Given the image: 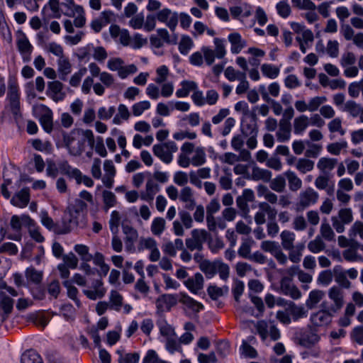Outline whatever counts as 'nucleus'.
<instances>
[{"mask_svg":"<svg viewBox=\"0 0 363 363\" xmlns=\"http://www.w3.org/2000/svg\"><path fill=\"white\" fill-rule=\"evenodd\" d=\"M33 220L28 216H13L10 220V227L5 220H0V241L5 237L13 240L21 239V229L23 225H30Z\"/></svg>","mask_w":363,"mask_h":363,"instance_id":"2","label":"nucleus"},{"mask_svg":"<svg viewBox=\"0 0 363 363\" xmlns=\"http://www.w3.org/2000/svg\"><path fill=\"white\" fill-rule=\"evenodd\" d=\"M281 289L282 293L293 299H298L301 296L300 290L292 283L291 279L284 277L281 281Z\"/></svg>","mask_w":363,"mask_h":363,"instance_id":"19","label":"nucleus"},{"mask_svg":"<svg viewBox=\"0 0 363 363\" xmlns=\"http://www.w3.org/2000/svg\"><path fill=\"white\" fill-rule=\"evenodd\" d=\"M62 82L59 81L50 82L48 84L46 94L55 102L63 101L66 95L62 91Z\"/></svg>","mask_w":363,"mask_h":363,"instance_id":"17","label":"nucleus"},{"mask_svg":"<svg viewBox=\"0 0 363 363\" xmlns=\"http://www.w3.org/2000/svg\"><path fill=\"white\" fill-rule=\"evenodd\" d=\"M78 225L77 218L72 214H65L62 219V223L57 225L55 229L56 233L60 235L67 234L72 229Z\"/></svg>","mask_w":363,"mask_h":363,"instance_id":"14","label":"nucleus"},{"mask_svg":"<svg viewBox=\"0 0 363 363\" xmlns=\"http://www.w3.org/2000/svg\"><path fill=\"white\" fill-rule=\"evenodd\" d=\"M181 88L176 91L175 95L177 98H186L190 92H193L198 88L196 82L190 80H183L180 82Z\"/></svg>","mask_w":363,"mask_h":363,"instance_id":"28","label":"nucleus"},{"mask_svg":"<svg viewBox=\"0 0 363 363\" xmlns=\"http://www.w3.org/2000/svg\"><path fill=\"white\" fill-rule=\"evenodd\" d=\"M57 71L59 73L60 79L65 81L67 77L72 72V64L67 57L58 58L57 60Z\"/></svg>","mask_w":363,"mask_h":363,"instance_id":"29","label":"nucleus"},{"mask_svg":"<svg viewBox=\"0 0 363 363\" xmlns=\"http://www.w3.org/2000/svg\"><path fill=\"white\" fill-rule=\"evenodd\" d=\"M272 174L269 170L254 167L252 170L251 177L255 181H263L269 182L271 180Z\"/></svg>","mask_w":363,"mask_h":363,"instance_id":"34","label":"nucleus"},{"mask_svg":"<svg viewBox=\"0 0 363 363\" xmlns=\"http://www.w3.org/2000/svg\"><path fill=\"white\" fill-rule=\"evenodd\" d=\"M309 125L308 116L301 115L294 121V133L296 135H302Z\"/></svg>","mask_w":363,"mask_h":363,"instance_id":"37","label":"nucleus"},{"mask_svg":"<svg viewBox=\"0 0 363 363\" xmlns=\"http://www.w3.org/2000/svg\"><path fill=\"white\" fill-rule=\"evenodd\" d=\"M269 186L272 190L278 193H281L284 191L286 186L285 178L281 175H279L271 181Z\"/></svg>","mask_w":363,"mask_h":363,"instance_id":"56","label":"nucleus"},{"mask_svg":"<svg viewBox=\"0 0 363 363\" xmlns=\"http://www.w3.org/2000/svg\"><path fill=\"white\" fill-rule=\"evenodd\" d=\"M206 238L207 232L205 230L194 229L191 231V237L186 239L185 244L191 251H201Z\"/></svg>","mask_w":363,"mask_h":363,"instance_id":"7","label":"nucleus"},{"mask_svg":"<svg viewBox=\"0 0 363 363\" xmlns=\"http://www.w3.org/2000/svg\"><path fill=\"white\" fill-rule=\"evenodd\" d=\"M165 347L171 354L182 350L179 340L177 339V335L166 339Z\"/></svg>","mask_w":363,"mask_h":363,"instance_id":"61","label":"nucleus"},{"mask_svg":"<svg viewBox=\"0 0 363 363\" xmlns=\"http://www.w3.org/2000/svg\"><path fill=\"white\" fill-rule=\"evenodd\" d=\"M308 149L305 152V156L308 158H316L322 150V146L306 140Z\"/></svg>","mask_w":363,"mask_h":363,"instance_id":"46","label":"nucleus"},{"mask_svg":"<svg viewBox=\"0 0 363 363\" xmlns=\"http://www.w3.org/2000/svg\"><path fill=\"white\" fill-rule=\"evenodd\" d=\"M259 211L255 215V221L257 225H262L265 223V214L268 216L269 220H274L277 215V211L267 202L259 203Z\"/></svg>","mask_w":363,"mask_h":363,"instance_id":"11","label":"nucleus"},{"mask_svg":"<svg viewBox=\"0 0 363 363\" xmlns=\"http://www.w3.org/2000/svg\"><path fill=\"white\" fill-rule=\"evenodd\" d=\"M140 359V355L136 353H127L124 355L120 354V357L118 358L119 363H138Z\"/></svg>","mask_w":363,"mask_h":363,"instance_id":"64","label":"nucleus"},{"mask_svg":"<svg viewBox=\"0 0 363 363\" xmlns=\"http://www.w3.org/2000/svg\"><path fill=\"white\" fill-rule=\"evenodd\" d=\"M217 264L218 261L211 262L205 260L200 264V268L208 278H211L216 274Z\"/></svg>","mask_w":363,"mask_h":363,"instance_id":"43","label":"nucleus"},{"mask_svg":"<svg viewBox=\"0 0 363 363\" xmlns=\"http://www.w3.org/2000/svg\"><path fill=\"white\" fill-rule=\"evenodd\" d=\"M113 13L110 11H104L98 18L92 20L91 28L95 33H99L102 28L110 23Z\"/></svg>","mask_w":363,"mask_h":363,"instance_id":"20","label":"nucleus"},{"mask_svg":"<svg viewBox=\"0 0 363 363\" xmlns=\"http://www.w3.org/2000/svg\"><path fill=\"white\" fill-rule=\"evenodd\" d=\"M254 243V241L252 239L250 238H244L242 240V242L240 244V246L238 248V255L239 257L249 259L251 258V249L252 247V245Z\"/></svg>","mask_w":363,"mask_h":363,"instance_id":"35","label":"nucleus"},{"mask_svg":"<svg viewBox=\"0 0 363 363\" xmlns=\"http://www.w3.org/2000/svg\"><path fill=\"white\" fill-rule=\"evenodd\" d=\"M284 174L288 179L289 187L291 191H297L301 188L302 181L294 172L289 170Z\"/></svg>","mask_w":363,"mask_h":363,"instance_id":"40","label":"nucleus"},{"mask_svg":"<svg viewBox=\"0 0 363 363\" xmlns=\"http://www.w3.org/2000/svg\"><path fill=\"white\" fill-rule=\"evenodd\" d=\"M206 161V153L203 149L197 148L191 160V164L194 167H199L203 165Z\"/></svg>","mask_w":363,"mask_h":363,"instance_id":"58","label":"nucleus"},{"mask_svg":"<svg viewBox=\"0 0 363 363\" xmlns=\"http://www.w3.org/2000/svg\"><path fill=\"white\" fill-rule=\"evenodd\" d=\"M276 9L277 13L284 18L289 17L291 12L289 4L285 1H281L277 3Z\"/></svg>","mask_w":363,"mask_h":363,"instance_id":"63","label":"nucleus"},{"mask_svg":"<svg viewBox=\"0 0 363 363\" xmlns=\"http://www.w3.org/2000/svg\"><path fill=\"white\" fill-rule=\"evenodd\" d=\"M184 284L191 293L197 294L203 289V275L200 273H196L192 277L188 278Z\"/></svg>","mask_w":363,"mask_h":363,"instance_id":"24","label":"nucleus"},{"mask_svg":"<svg viewBox=\"0 0 363 363\" xmlns=\"http://www.w3.org/2000/svg\"><path fill=\"white\" fill-rule=\"evenodd\" d=\"M325 296V292L314 289L309 293L308 299L306 301V304L308 308L313 309L316 307L317 304Z\"/></svg>","mask_w":363,"mask_h":363,"instance_id":"33","label":"nucleus"},{"mask_svg":"<svg viewBox=\"0 0 363 363\" xmlns=\"http://www.w3.org/2000/svg\"><path fill=\"white\" fill-rule=\"evenodd\" d=\"M26 277L28 281L38 284L42 281L43 273L33 267H28L26 270Z\"/></svg>","mask_w":363,"mask_h":363,"instance_id":"53","label":"nucleus"},{"mask_svg":"<svg viewBox=\"0 0 363 363\" xmlns=\"http://www.w3.org/2000/svg\"><path fill=\"white\" fill-rule=\"evenodd\" d=\"M157 20L164 23L172 32H174L179 21V15L168 8H164L155 14Z\"/></svg>","mask_w":363,"mask_h":363,"instance_id":"6","label":"nucleus"},{"mask_svg":"<svg viewBox=\"0 0 363 363\" xmlns=\"http://www.w3.org/2000/svg\"><path fill=\"white\" fill-rule=\"evenodd\" d=\"M296 40L299 43L301 51L306 53L307 48L311 47L314 40L313 33L311 30H304L300 35L296 36Z\"/></svg>","mask_w":363,"mask_h":363,"instance_id":"25","label":"nucleus"},{"mask_svg":"<svg viewBox=\"0 0 363 363\" xmlns=\"http://www.w3.org/2000/svg\"><path fill=\"white\" fill-rule=\"evenodd\" d=\"M30 201V191L28 188L22 189L16 193L11 199L13 205L19 207H26Z\"/></svg>","mask_w":363,"mask_h":363,"instance_id":"27","label":"nucleus"},{"mask_svg":"<svg viewBox=\"0 0 363 363\" xmlns=\"http://www.w3.org/2000/svg\"><path fill=\"white\" fill-rule=\"evenodd\" d=\"M157 325L159 328L160 334L166 339L172 336H176L174 329L167 323L165 320L157 321Z\"/></svg>","mask_w":363,"mask_h":363,"instance_id":"45","label":"nucleus"},{"mask_svg":"<svg viewBox=\"0 0 363 363\" xmlns=\"http://www.w3.org/2000/svg\"><path fill=\"white\" fill-rule=\"evenodd\" d=\"M177 302V298L174 295L163 294L157 298L155 304L158 311H169Z\"/></svg>","mask_w":363,"mask_h":363,"instance_id":"21","label":"nucleus"},{"mask_svg":"<svg viewBox=\"0 0 363 363\" xmlns=\"http://www.w3.org/2000/svg\"><path fill=\"white\" fill-rule=\"evenodd\" d=\"M179 302L182 303L194 312H199L203 308L202 303L195 301L194 298L184 293L180 294Z\"/></svg>","mask_w":363,"mask_h":363,"instance_id":"30","label":"nucleus"},{"mask_svg":"<svg viewBox=\"0 0 363 363\" xmlns=\"http://www.w3.org/2000/svg\"><path fill=\"white\" fill-rule=\"evenodd\" d=\"M123 232L125 235L124 238L125 250L128 252H134L135 244L138 238V231L130 225H123Z\"/></svg>","mask_w":363,"mask_h":363,"instance_id":"12","label":"nucleus"},{"mask_svg":"<svg viewBox=\"0 0 363 363\" xmlns=\"http://www.w3.org/2000/svg\"><path fill=\"white\" fill-rule=\"evenodd\" d=\"M333 273L330 270L320 272L317 278V284L320 286H328L333 281Z\"/></svg>","mask_w":363,"mask_h":363,"instance_id":"54","label":"nucleus"},{"mask_svg":"<svg viewBox=\"0 0 363 363\" xmlns=\"http://www.w3.org/2000/svg\"><path fill=\"white\" fill-rule=\"evenodd\" d=\"M261 71L264 76L272 79L277 78L280 72L279 68L272 64H263Z\"/></svg>","mask_w":363,"mask_h":363,"instance_id":"44","label":"nucleus"},{"mask_svg":"<svg viewBox=\"0 0 363 363\" xmlns=\"http://www.w3.org/2000/svg\"><path fill=\"white\" fill-rule=\"evenodd\" d=\"M337 162V160L334 158L321 157L317 163V167L321 172L327 175L335 168Z\"/></svg>","mask_w":363,"mask_h":363,"instance_id":"32","label":"nucleus"},{"mask_svg":"<svg viewBox=\"0 0 363 363\" xmlns=\"http://www.w3.org/2000/svg\"><path fill=\"white\" fill-rule=\"evenodd\" d=\"M94 49V45L89 43L86 46L79 48L76 52V56L80 61L89 60Z\"/></svg>","mask_w":363,"mask_h":363,"instance_id":"49","label":"nucleus"},{"mask_svg":"<svg viewBox=\"0 0 363 363\" xmlns=\"http://www.w3.org/2000/svg\"><path fill=\"white\" fill-rule=\"evenodd\" d=\"M318 336L314 333H305L300 338V344L305 347H310L317 342Z\"/></svg>","mask_w":363,"mask_h":363,"instance_id":"57","label":"nucleus"},{"mask_svg":"<svg viewBox=\"0 0 363 363\" xmlns=\"http://www.w3.org/2000/svg\"><path fill=\"white\" fill-rule=\"evenodd\" d=\"M291 123L285 118H282L279 121V128L277 132V140L280 143L288 141L291 137Z\"/></svg>","mask_w":363,"mask_h":363,"instance_id":"26","label":"nucleus"},{"mask_svg":"<svg viewBox=\"0 0 363 363\" xmlns=\"http://www.w3.org/2000/svg\"><path fill=\"white\" fill-rule=\"evenodd\" d=\"M16 45L18 50L21 53L23 60L28 62L30 60V55L33 50V45L29 42L28 38L25 33H22L18 38Z\"/></svg>","mask_w":363,"mask_h":363,"instance_id":"15","label":"nucleus"},{"mask_svg":"<svg viewBox=\"0 0 363 363\" xmlns=\"http://www.w3.org/2000/svg\"><path fill=\"white\" fill-rule=\"evenodd\" d=\"M277 304L278 306H284L286 307V309L289 311L290 316H291L294 321L307 316L308 311L306 310L304 306H298L293 301H286L282 298H279L277 301Z\"/></svg>","mask_w":363,"mask_h":363,"instance_id":"9","label":"nucleus"},{"mask_svg":"<svg viewBox=\"0 0 363 363\" xmlns=\"http://www.w3.org/2000/svg\"><path fill=\"white\" fill-rule=\"evenodd\" d=\"M74 251L80 256L83 262L92 260L93 255L89 253V249L86 245L77 244L74 247Z\"/></svg>","mask_w":363,"mask_h":363,"instance_id":"50","label":"nucleus"},{"mask_svg":"<svg viewBox=\"0 0 363 363\" xmlns=\"http://www.w3.org/2000/svg\"><path fill=\"white\" fill-rule=\"evenodd\" d=\"M245 74H246L245 72H240L236 70L231 66L228 67L224 72L225 78L230 82H234L235 80H239L240 79H243Z\"/></svg>","mask_w":363,"mask_h":363,"instance_id":"48","label":"nucleus"},{"mask_svg":"<svg viewBox=\"0 0 363 363\" xmlns=\"http://www.w3.org/2000/svg\"><path fill=\"white\" fill-rule=\"evenodd\" d=\"M118 113L114 116L113 123L116 125H120L122 120H128L130 113L127 106L124 104H120L118 108Z\"/></svg>","mask_w":363,"mask_h":363,"instance_id":"51","label":"nucleus"},{"mask_svg":"<svg viewBox=\"0 0 363 363\" xmlns=\"http://www.w3.org/2000/svg\"><path fill=\"white\" fill-rule=\"evenodd\" d=\"M121 221L120 213L117 211H112L109 220V228L113 234H116Z\"/></svg>","mask_w":363,"mask_h":363,"instance_id":"62","label":"nucleus"},{"mask_svg":"<svg viewBox=\"0 0 363 363\" xmlns=\"http://www.w3.org/2000/svg\"><path fill=\"white\" fill-rule=\"evenodd\" d=\"M296 169L302 174L311 171L314 167V162L308 159H299L296 164Z\"/></svg>","mask_w":363,"mask_h":363,"instance_id":"55","label":"nucleus"},{"mask_svg":"<svg viewBox=\"0 0 363 363\" xmlns=\"http://www.w3.org/2000/svg\"><path fill=\"white\" fill-rule=\"evenodd\" d=\"M213 43L215 45V52L216 56L218 59H222L226 55L225 50V40L219 38H215L213 40Z\"/></svg>","mask_w":363,"mask_h":363,"instance_id":"47","label":"nucleus"},{"mask_svg":"<svg viewBox=\"0 0 363 363\" xmlns=\"http://www.w3.org/2000/svg\"><path fill=\"white\" fill-rule=\"evenodd\" d=\"M321 306L324 308L311 315V323L315 327H325L328 325L332 321V312L329 308L326 309V303L323 302Z\"/></svg>","mask_w":363,"mask_h":363,"instance_id":"8","label":"nucleus"},{"mask_svg":"<svg viewBox=\"0 0 363 363\" xmlns=\"http://www.w3.org/2000/svg\"><path fill=\"white\" fill-rule=\"evenodd\" d=\"M123 303V296L117 291L112 290L109 296L110 309L120 311Z\"/></svg>","mask_w":363,"mask_h":363,"instance_id":"38","label":"nucleus"},{"mask_svg":"<svg viewBox=\"0 0 363 363\" xmlns=\"http://www.w3.org/2000/svg\"><path fill=\"white\" fill-rule=\"evenodd\" d=\"M13 306V301L3 291H0V319L4 322L8 315L11 313Z\"/></svg>","mask_w":363,"mask_h":363,"instance_id":"18","label":"nucleus"},{"mask_svg":"<svg viewBox=\"0 0 363 363\" xmlns=\"http://www.w3.org/2000/svg\"><path fill=\"white\" fill-rule=\"evenodd\" d=\"M165 228V220L163 218H155L152 222L150 230L152 233L156 236H160Z\"/></svg>","mask_w":363,"mask_h":363,"instance_id":"42","label":"nucleus"},{"mask_svg":"<svg viewBox=\"0 0 363 363\" xmlns=\"http://www.w3.org/2000/svg\"><path fill=\"white\" fill-rule=\"evenodd\" d=\"M33 116L39 120V122L43 130L50 133L53 128V113L50 108L44 104H40L33 106Z\"/></svg>","mask_w":363,"mask_h":363,"instance_id":"5","label":"nucleus"},{"mask_svg":"<svg viewBox=\"0 0 363 363\" xmlns=\"http://www.w3.org/2000/svg\"><path fill=\"white\" fill-rule=\"evenodd\" d=\"M281 245L286 250H291L294 248V242L295 240L294 233L284 230L281 232Z\"/></svg>","mask_w":363,"mask_h":363,"instance_id":"39","label":"nucleus"},{"mask_svg":"<svg viewBox=\"0 0 363 363\" xmlns=\"http://www.w3.org/2000/svg\"><path fill=\"white\" fill-rule=\"evenodd\" d=\"M328 297L333 304L329 308L332 313H337L344 305V291L337 286H332L328 291Z\"/></svg>","mask_w":363,"mask_h":363,"instance_id":"10","label":"nucleus"},{"mask_svg":"<svg viewBox=\"0 0 363 363\" xmlns=\"http://www.w3.org/2000/svg\"><path fill=\"white\" fill-rule=\"evenodd\" d=\"M60 169L62 174L74 178L76 182H79L81 179V171L77 168L72 167L67 161L60 164Z\"/></svg>","mask_w":363,"mask_h":363,"instance_id":"36","label":"nucleus"},{"mask_svg":"<svg viewBox=\"0 0 363 363\" xmlns=\"http://www.w3.org/2000/svg\"><path fill=\"white\" fill-rule=\"evenodd\" d=\"M194 46V42L189 36L184 35L179 43V50L181 54L186 55Z\"/></svg>","mask_w":363,"mask_h":363,"instance_id":"52","label":"nucleus"},{"mask_svg":"<svg viewBox=\"0 0 363 363\" xmlns=\"http://www.w3.org/2000/svg\"><path fill=\"white\" fill-rule=\"evenodd\" d=\"M152 150L154 155L159 157L163 162L169 164L172 162L173 156L163 144L155 145Z\"/></svg>","mask_w":363,"mask_h":363,"instance_id":"31","label":"nucleus"},{"mask_svg":"<svg viewBox=\"0 0 363 363\" xmlns=\"http://www.w3.org/2000/svg\"><path fill=\"white\" fill-rule=\"evenodd\" d=\"M21 363H43L41 357L33 350L25 352L21 359Z\"/></svg>","mask_w":363,"mask_h":363,"instance_id":"41","label":"nucleus"},{"mask_svg":"<svg viewBox=\"0 0 363 363\" xmlns=\"http://www.w3.org/2000/svg\"><path fill=\"white\" fill-rule=\"evenodd\" d=\"M228 39L231 45L230 51L233 54L240 53L246 45V41L242 39L239 33L234 32L230 33Z\"/></svg>","mask_w":363,"mask_h":363,"instance_id":"23","label":"nucleus"},{"mask_svg":"<svg viewBox=\"0 0 363 363\" xmlns=\"http://www.w3.org/2000/svg\"><path fill=\"white\" fill-rule=\"evenodd\" d=\"M360 91L363 96V79L351 83L348 86V94L352 98L358 97Z\"/></svg>","mask_w":363,"mask_h":363,"instance_id":"60","label":"nucleus"},{"mask_svg":"<svg viewBox=\"0 0 363 363\" xmlns=\"http://www.w3.org/2000/svg\"><path fill=\"white\" fill-rule=\"evenodd\" d=\"M319 198L318 194L312 188H307L299 194L298 207L302 209L315 204Z\"/></svg>","mask_w":363,"mask_h":363,"instance_id":"13","label":"nucleus"},{"mask_svg":"<svg viewBox=\"0 0 363 363\" xmlns=\"http://www.w3.org/2000/svg\"><path fill=\"white\" fill-rule=\"evenodd\" d=\"M257 116L255 113H250V117H244L241 120V134L246 138L247 146L250 150L256 148L257 145V137L258 134V126L257 124Z\"/></svg>","mask_w":363,"mask_h":363,"instance_id":"3","label":"nucleus"},{"mask_svg":"<svg viewBox=\"0 0 363 363\" xmlns=\"http://www.w3.org/2000/svg\"><path fill=\"white\" fill-rule=\"evenodd\" d=\"M106 289L103 286V282L101 279H94L90 289L83 290L84 295L91 300L101 298L106 294Z\"/></svg>","mask_w":363,"mask_h":363,"instance_id":"16","label":"nucleus"},{"mask_svg":"<svg viewBox=\"0 0 363 363\" xmlns=\"http://www.w3.org/2000/svg\"><path fill=\"white\" fill-rule=\"evenodd\" d=\"M62 136L66 147L69 152L74 156H79L84 152L86 141L91 149L94 145V136L91 130H84L82 136L74 132L62 133Z\"/></svg>","mask_w":363,"mask_h":363,"instance_id":"1","label":"nucleus"},{"mask_svg":"<svg viewBox=\"0 0 363 363\" xmlns=\"http://www.w3.org/2000/svg\"><path fill=\"white\" fill-rule=\"evenodd\" d=\"M20 98V89L17 82L16 80H10L9 82L6 96L9 104L6 108L11 112L16 121L21 118Z\"/></svg>","mask_w":363,"mask_h":363,"instance_id":"4","label":"nucleus"},{"mask_svg":"<svg viewBox=\"0 0 363 363\" xmlns=\"http://www.w3.org/2000/svg\"><path fill=\"white\" fill-rule=\"evenodd\" d=\"M160 189V186L154 180L150 179L146 183L145 191L140 194V198L143 201L151 203Z\"/></svg>","mask_w":363,"mask_h":363,"instance_id":"22","label":"nucleus"},{"mask_svg":"<svg viewBox=\"0 0 363 363\" xmlns=\"http://www.w3.org/2000/svg\"><path fill=\"white\" fill-rule=\"evenodd\" d=\"M361 106L354 101H347L344 104L343 111L350 113L353 117H357L361 113Z\"/></svg>","mask_w":363,"mask_h":363,"instance_id":"59","label":"nucleus"}]
</instances>
